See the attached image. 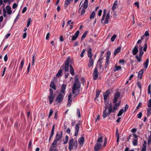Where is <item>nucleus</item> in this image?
<instances>
[{
  "instance_id": "nucleus-29",
  "label": "nucleus",
  "mask_w": 151,
  "mask_h": 151,
  "mask_svg": "<svg viewBox=\"0 0 151 151\" xmlns=\"http://www.w3.org/2000/svg\"><path fill=\"white\" fill-rule=\"evenodd\" d=\"M109 101L107 100H106V102L104 101L105 104L104 108L105 109L104 110H105V111L108 109V107L109 106Z\"/></svg>"
},
{
  "instance_id": "nucleus-31",
  "label": "nucleus",
  "mask_w": 151,
  "mask_h": 151,
  "mask_svg": "<svg viewBox=\"0 0 151 151\" xmlns=\"http://www.w3.org/2000/svg\"><path fill=\"white\" fill-rule=\"evenodd\" d=\"M122 69V67L120 66H117L116 65L115 66V67L113 69V70L114 71H118Z\"/></svg>"
},
{
  "instance_id": "nucleus-50",
  "label": "nucleus",
  "mask_w": 151,
  "mask_h": 151,
  "mask_svg": "<svg viewBox=\"0 0 151 151\" xmlns=\"http://www.w3.org/2000/svg\"><path fill=\"white\" fill-rule=\"evenodd\" d=\"M116 37V35H114L111 37V40L112 42H114L115 38Z\"/></svg>"
},
{
  "instance_id": "nucleus-40",
  "label": "nucleus",
  "mask_w": 151,
  "mask_h": 151,
  "mask_svg": "<svg viewBox=\"0 0 151 151\" xmlns=\"http://www.w3.org/2000/svg\"><path fill=\"white\" fill-rule=\"evenodd\" d=\"M69 137L68 135H66L65 137V140L63 141V144H66L67 143L68 141V139Z\"/></svg>"
},
{
  "instance_id": "nucleus-46",
  "label": "nucleus",
  "mask_w": 151,
  "mask_h": 151,
  "mask_svg": "<svg viewBox=\"0 0 151 151\" xmlns=\"http://www.w3.org/2000/svg\"><path fill=\"white\" fill-rule=\"evenodd\" d=\"M72 95L71 93H70L68 95V102H72V100L71 99Z\"/></svg>"
},
{
  "instance_id": "nucleus-32",
  "label": "nucleus",
  "mask_w": 151,
  "mask_h": 151,
  "mask_svg": "<svg viewBox=\"0 0 151 151\" xmlns=\"http://www.w3.org/2000/svg\"><path fill=\"white\" fill-rule=\"evenodd\" d=\"M151 114V107H148L147 109V117L150 116Z\"/></svg>"
},
{
  "instance_id": "nucleus-55",
  "label": "nucleus",
  "mask_w": 151,
  "mask_h": 151,
  "mask_svg": "<svg viewBox=\"0 0 151 151\" xmlns=\"http://www.w3.org/2000/svg\"><path fill=\"white\" fill-rule=\"evenodd\" d=\"M86 50L85 49H83L82 50V51L80 54V56L82 58L84 56V53L85 52Z\"/></svg>"
},
{
  "instance_id": "nucleus-4",
  "label": "nucleus",
  "mask_w": 151,
  "mask_h": 151,
  "mask_svg": "<svg viewBox=\"0 0 151 151\" xmlns=\"http://www.w3.org/2000/svg\"><path fill=\"white\" fill-rule=\"evenodd\" d=\"M75 82L72 87V92L73 94L75 93L76 90H79L81 86V83L77 75H75L74 77Z\"/></svg>"
},
{
  "instance_id": "nucleus-27",
  "label": "nucleus",
  "mask_w": 151,
  "mask_h": 151,
  "mask_svg": "<svg viewBox=\"0 0 151 151\" xmlns=\"http://www.w3.org/2000/svg\"><path fill=\"white\" fill-rule=\"evenodd\" d=\"M69 67H70V73L73 76L75 74L74 68H73L72 65H69Z\"/></svg>"
},
{
  "instance_id": "nucleus-30",
  "label": "nucleus",
  "mask_w": 151,
  "mask_h": 151,
  "mask_svg": "<svg viewBox=\"0 0 151 151\" xmlns=\"http://www.w3.org/2000/svg\"><path fill=\"white\" fill-rule=\"evenodd\" d=\"M84 137H82L78 139V142L80 145H83L84 142Z\"/></svg>"
},
{
  "instance_id": "nucleus-21",
  "label": "nucleus",
  "mask_w": 151,
  "mask_h": 151,
  "mask_svg": "<svg viewBox=\"0 0 151 151\" xmlns=\"http://www.w3.org/2000/svg\"><path fill=\"white\" fill-rule=\"evenodd\" d=\"M91 51L92 49L91 47L90 46L87 52L88 56L90 58H92V56L93 55Z\"/></svg>"
},
{
  "instance_id": "nucleus-62",
  "label": "nucleus",
  "mask_w": 151,
  "mask_h": 151,
  "mask_svg": "<svg viewBox=\"0 0 151 151\" xmlns=\"http://www.w3.org/2000/svg\"><path fill=\"white\" fill-rule=\"evenodd\" d=\"M27 9V7L26 6L24 7L22 11V13H25Z\"/></svg>"
},
{
  "instance_id": "nucleus-24",
  "label": "nucleus",
  "mask_w": 151,
  "mask_h": 151,
  "mask_svg": "<svg viewBox=\"0 0 151 151\" xmlns=\"http://www.w3.org/2000/svg\"><path fill=\"white\" fill-rule=\"evenodd\" d=\"M7 13L9 15H10L12 13V11L11 7L9 5H7L6 7Z\"/></svg>"
},
{
  "instance_id": "nucleus-8",
  "label": "nucleus",
  "mask_w": 151,
  "mask_h": 151,
  "mask_svg": "<svg viewBox=\"0 0 151 151\" xmlns=\"http://www.w3.org/2000/svg\"><path fill=\"white\" fill-rule=\"evenodd\" d=\"M108 112H107V110H106L105 111V110H104L103 114L102 115L104 118H105L107 116H109L111 112H115L114 111V110L113 108H112V107H108Z\"/></svg>"
},
{
  "instance_id": "nucleus-20",
  "label": "nucleus",
  "mask_w": 151,
  "mask_h": 151,
  "mask_svg": "<svg viewBox=\"0 0 151 151\" xmlns=\"http://www.w3.org/2000/svg\"><path fill=\"white\" fill-rule=\"evenodd\" d=\"M24 63V59L23 58L21 60L20 65L19 68V71H21L23 68Z\"/></svg>"
},
{
  "instance_id": "nucleus-54",
  "label": "nucleus",
  "mask_w": 151,
  "mask_h": 151,
  "mask_svg": "<svg viewBox=\"0 0 151 151\" xmlns=\"http://www.w3.org/2000/svg\"><path fill=\"white\" fill-rule=\"evenodd\" d=\"M144 37V35H143L141 37V39L138 40L137 41V44H139V43H140L141 42L142 40L143 39Z\"/></svg>"
},
{
  "instance_id": "nucleus-51",
  "label": "nucleus",
  "mask_w": 151,
  "mask_h": 151,
  "mask_svg": "<svg viewBox=\"0 0 151 151\" xmlns=\"http://www.w3.org/2000/svg\"><path fill=\"white\" fill-rule=\"evenodd\" d=\"M142 105V104L141 102H139L137 106L136 107V109H139L140 107H141Z\"/></svg>"
},
{
  "instance_id": "nucleus-38",
  "label": "nucleus",
  "mask_w": 151,
  "mask_h": 151,
  "mask_svg": "<svg viewBox=\"0 0 151 151\" xmlns=\"http://www.w3.org/2000/svg\"><path fill=\"white\" fill-rule=\"evenodd\" d=\"M137 85L140 90V93L142 91V84L139 81H138L137 83Z\"/></svg>"
},
{
  "instance_id": "nucleus-13",
  "label": "nucleus",
  "mask_w": 151,
  "mask_h": 151,
  "mask_svg": "<svg viewBox=\"0 0 151 151\" xmlns=\"http://www.w3.org/2000/svg\"><path fill=\"white\" fill-rule=\"evenodd\" d=\"M102 145L99 143H96L94 147V150L95 151H99L101 148Z\"/></svg>"
},
{
  "instance_id": "nucleus-19",
  "label": "nucleus",
  "mask_w": 151,
  "mask_h": 151,
  "mask_svg": "<svg viewBox=\"0 0 151 151\" xmlns=\"http://www.w3.org/2000/svg\"><path fill=\"white\" fill-rule=\"evenodd\" d=\"M138 51V47L136 45L133 48L132 52L133 55H135L137 54Z\"/></svg>"
},
{
  "instance_id": "nucleus-5",
  "label": "nucleus",
  "mask_w": 151,
  "mask_h": 151,
  "mask_svg": "<svg viewBox=\"0 0 151 151\" xmlns=\"http://www.w3.org/2000/svg\"><path fill=\"white\" fill-rule=\"evenodd\" d=\"M77 142L76 140L74 142V139H72L70 140L69 142V146L68 149L70 151H71L74 147L75 149L76 150L77 148Z\"/></svg>"
},
{
  "instance_id": "nucleus-41",
  "label": "nucleus",
  "mask_w": 151,
  "mask_h": 151,
  "mask_svg": "<svg viewBox=\"0 0 151 151\" xmlns=\"http://www.w3.org/2000/svg\"><path fill=\"white\" fill-rule=\"evenodd\" d=\"M86 8H84V7H83L82 8V10L80 11V12H81V14L80 15L81 16H82L85 13V9Z\"/></svg>"
},
{
  "instance_id": "nucleus-61",
  "label": "nucleus",
  "mask_w": 151,
  "mask_h": 151,
  "mask_svg": "<svg viewBox=\"0 0 151 151\" xmlns=\"http://www.w3.org/2000/svg\"><path fill=\"white\" fill-rule=\"evenodd\" d=\"M17 6V5L16 3H14L13 4L12 6V8L14 9H16Z\"/></svg>"
},
{
  "instance_id": "nucleus-12",
  "label": "nucleus",
  "mask_w": 151,
  "mask_h": 151,
  "mask_svg": "<svg viewBox=\"0 0 151 151\" xmlns=\"http://www.w3.org/2000/svg\"><path fill=\"white\" fill-rule=\"evenodd\" d=\"M79 124H76L75 127V134L74 136H77L78 134L79 129Z\"/></svg>"
},
{
  "instance_id": "nucleus-17",
  "label": "nucleus",
  "mask_w": 151,
  "mask_h": 151,
  "mask_svg": "<svg viewBox=\"0 0 151 151\" xmlns=\"http://www.w3.org/2000/svg\"><path fill=\"white\" fill-rule=\"evenodd\" d=\"M120 101L119 102H118L117 103L116 102L115 103H114V104L113 106V108L114 109V111L115 112L116 110H117L118 108L119 107V106L120 104Z\"/></svg>"
},
{
  "instance_id": "nucleus-60",
  "label": "nucleus",
  "mask_w": 151,
  "mask_h": 151,
  "mask_svg": "<svg viewBox=\"0 0 151 151\" xmlns=\"http://www.w3.org/2000/svg\"><path fill=\"white\" fill-rule=\"evenodd\" d=\"M109 19H106V20L105 21H104L102 23L104 24H108V23H109Z\"/></svg>"
},
{
  "instance_id": "nucleus-48",
  "label": "nucleus",
  "mask_w": 151,
  "mask_h": 151,
  "mask_svg": "<svg viewBox=\"0 0 151 151\" xmlns=\"http://www.w3.org/2000/svg\"><path fill=\"white\" fill-rule=\"evenodd\" d=\"M147 106L148 107H151V99H150L147 102Z\"/></svg>"
},
{
  "instance_id": "nucleus-22",
  "label": "nucleus",
  "mask_w": 151,
  "mask_h": 151,
  "mask_svg": "<svg viewBox=\"0 0 151 151\" xmlns=\"http://www.w3.org/2000/svg\"><path fill=\"white\" fill-rule=\"evenodd\" d=\"M94 62V61L93 59L92 58H89V63L88 66V67H89V68H90L91 66H92Z\"/></svg>"
},
{
  "instance_id": "nucleus-45",
  "label": "nucleus",
  "mask_w": 151,
  "mask_h": 151,
  "mask_svg": "<svg viewBox=\"0 0 151 151\" xmlns=\"http://www.w3.org/2000/svg\"><path fill=\"white\" fill-rule=\"evenodd\" d=\"M76 114L78 116V118H80L81 117V113L80 112V110L78 108L77 109V113Z\"/></svg>"
},
{
  "instance_id": "nucleus-49",
  "label": "nucleus",
  "mask_w": 151,
  "mask_h": 151,
  "mask_svg": "<svg viewBox=\"0 0 151 151\" xmlns=\"http://www.w3.org/2000/svg\"><path fill=\"white\" fill-rule=\"evenodd\" d=\"M103 137H101L99 138L97 140V142L98 143L99 142H101L102 143L103 142Z\"/></svg>"
},
{
  "instance_id": "nucleus-33",
  "label": "nucleus",
  "mask_w": 151,
  "mask_h": 151,
  "mask_svg": "<svg viewBox=\"0 0 151 151\" xmlns=\"http://www.w3.org/2000/svg\"><path fill=\"white\" fill-rule=\"evenodd\" d=\"M116 135L117 137V139L116 140V142H118L119 141V134L118 133V128H116Z\"/></svg>"
},
{
  "instance_id": "nucleus-7",
  "label": "nucleus",
  "mask_w": 151,
  "mask_h": 151,
  "mask_svg": "<svg viewBox=\"0 0 151 151\" xmlns=\"http://www.w3.org/2000/svg\"><path fill=\"white\" fill-rule=\"evenodd\" d=\"M65 96L64 94L59 93L56 97L55 101L57 104H61L62 103Z\"/></svg>"
},
{
  "instance_id": "nucleus-59",
  "label": "nucleus",
  "mask_w": 151,
  "mask_h": 151,
  "mask_svg": "<svg viewBox=\"0 0 151 151\" xmlns=\"http://www.w3.org/2000/svg\"><path fill=\"white\" fill-rule=\"evenodd\" d=\"M3 16L4 17H6V10L5 9V8H4L3 9Z\"/></svg>"
},
{
  "instance_id": "nucleus-9",
  "label": "nucleus",
  "mask_w": 151,
  "mask_h": 151,
  "mask_svg": "<svg viewBox=\"0 0 151 151\" xmlns=\"http://www.w3.org/2000/svg\"><path fill=\"white\" fill-rule=\"evenodd\" d=\"M111 52L109 51H107L106 53V63L105 67L103 68V70H105L109 65V60L110 58V56L111 55Z\"/></svg>"
},
{
  "instance_id": "nucleus-16",
  "label": "nucleus",
  "mask_w": 151,
  "mask_h": 151,
  "mask_svg": "<svg viewBox=\"0 0 151 151\" xmlns=\"http://www.w3.org/2000/svg\"><path fill=\"white\" fill-rule=\"evenodd\" d=\"M102 58L101 57L99 58L97 62V65L96 66L97 67L98 65H99V68L100 69H101L102 67Z\"/></svg>"
},
{
  "instance_id": "nucleus-37",
  "label": "nucleus",
  "mask_w": 151,
  "mask_h": 151,
  "mask_svg": "<svg viewBox=\"0 0 151 151\" xmlns=\"http://www.w3.org/2000/svg\"><path fill=\"white\" fill-rule=\"evenodd\" d=\"M124 112V110L123 109H121L119 111L117 116H121L122 114Z\"/></svg>"
},
{
  "instance_id": "nucleus-35",
  "label": "nucleus",
  "mask_w": 151,
  "mask_h": 151,
  "mask_svg": "<svg viewBox=\"0 0 151 151\" xmlns=\"http://www.w3.org/2000/svg\"><path fill=\"white\" fill-rule=\"evenodd\" d=\"M88 32V30L86 31L82 35L81 38V40H82L83 39H84L86 36L87 33Z\"/></svg>"
},
{
  "instance_id": "nucleus-47",
  "label": "nucleus",
  "mask_w": 151,
  "mask_h": 151,
  "mask_svg": "<svg viewBox=\"0 0 151 151\" xmlns=\"http://www.w3.org/2000/svg\"><path fill=\"white\" fill-rule=\"evenodd\" d=\"M132 142L134 145H137V139H134Z\"/></svg>"
},
{
  "instance_id": "nucleus-42",
  "label": "nucleus",
  "mask_w": 151,
  "mask_h": 151,
  "mask_svg": "<svg viewBox=\"0 0 151 151\" xmlns=\"http://www.w3.org/2000/svg\"><path fill=\"white\" fill-rule=\"evenodd\" d=\"M100 91L97 90L96 92V97L95 99V100L99 96L100 93Z\"/></svg>"
},
{
  "instance_id": "nucleus-15",
  "label": "nucleus",
  "mask_w": 151,
  "mask_h": 151,
  "mask_svg": "<svg viewBox=\"0 0 151 151\" xmlns=\"http://www.w3.org/2000/svg\"><path fill=\"white\" fill-rule=\"evenodd\" d=\"M149 63V58H148L146 61L144 62L143 64V66L144 68L145 69V72L146 71V69L147 68L148 66V65Z\"/></svg>"
},
{
  "instance_id": "nucleus-23",
  "label": "nucleus",
  "mask_w": 151,
  "mask_h": 151,
  "mask_svg": "<svg viewBox=\"0 0 151 151\" xmlns=\"http://www.w3.org/2000/svg\"><path fill=\"white\" fill-rule=\"evenodd\" d=\"M118 5V1L117 0H116L114 3L113 4V6L112 7V9L113 11H114V10L117 7Z\"/></svg>"
},
{
  "instance_id": "nucleus-10",
  "label": "nucleus",
  "mask_w": 151,
  "mask_h": 151,
  "mask_svg": "<svg viewBox=\"0 0 151 151\" xmlns=\"http://www.w3.org/2000/svg\"><path fill=\"white\" fill-rule=\"evenodd\" d=\"M120 96V93L119 92L117 91L115 93L114 98L113 100V103H115L118 101Z\"/></svg>"
},
{
  "instance_id": "nucleus-34",
  "label": "nucleus",
  "mask_w": 151,
  "mask_h": 151,
  "mask_svg": "<svg viewBox=\"0 0 151 151\" xmlns=\"http://www.w3.org/2000/svg\"><path fill=\"white\" fill-rule=\"evenodd\" d=\"M83 7L85 8H87L88 6V0H85L83 4Z\"/></svg>"
},
{
  "instance_id": "nucleus-28",
  "label": "nucleus",
  "mask_w": 151,
  "mask_h": 151,
  "mask_svg": "<svg viewBox=\"0 0 151 151\" xmlns=\"http://www.w3.org/2000/svg\"><path fill=\"white\" fill-rule=\"evenodd\" d=\"M50 87L52 88L53 90L55 91L56 89V85L54 83V82L51 81L50 84Z\"/></svg>"
},
{
  "instance_id": "nucleus-63",
  "label": "nucleus",
  "mask_w": 151,
  "mask_h": 151,
  "mask_svg": "<svg viewBox=\"0 0 151 151\" xmlns=\"http://www.w3.org/2000/svg\"><path fill=\"white\" fill-rule=\"evenodd\" d=\"M79 33V31L78 30H77L75 33V35L74 36H76V37H78V35Z\"/></svg>"
},
{
  "instance_id": "nucleus-3",
  "label": "nucleus",
  "mask_w": 151,
  "mask_h": 151,
  "mask_svg": "<svg viewBox=\"0 0 151 151\" xmlns=\"http://www.w3.org/2000/svg\"><path fill=\"white\" fill-rule=\"evenodd\" d=\"M63 132L62 131H60L58 132L56 134L55 139L53 141L52 143L50 146V150L52 151L56 147L57 142L60 140L63 137Z\"/></svg>"
},
{
  "instance_id": "nucleus-18",
  "label": "nucleus",
  "mask_w": 151,
  "mask_h": 151,
  "mask_svg": "<svg viewBox=\"0 0 151 151\" xmlns=\"http://www.w3.org/2000/svg\"><path fill=\"white\" fill-rule=\"evenodd\" d=\"M145 71L143 69H141L138 73V79H141L142 78V75Z\"/></svg>"
},
{
  "instance_id": "nucleus-39",
  "label": "nucleus",
  "mask_w": 151,
  "mask_h": 151,
  "mask_svg": "<svg viewBox=\"0 0 151 151\" xmlns=\"http://www.w3.org/2000/svg\"><path fill=\"white\" fill-rule=\"evenodd\" d=\"M55 124H54L52 128V130H51V133L50 135V136L53 137V135L54 134V130H55Z\"/></svg>"
},
{
  "instance_id": "nucleus-26",
  "label": "nucleus",
  "mask_w": 151,
  "mask_h": 151,
  "mask_svg": "<svg viewBox=\"0 0 151 151\" xmlns=\"http://www.w3.org/2000/svg\"><path fill=\"white\" fill-rule=\"evenodd\" d=\"M106 10L105 9L104 10L103 15L102 17V18H101V23H102L104 21V20L105 17L106 16Z\"/></svg>"
},
{
  "instance_id": "nucleus-36",
  "label": "nucleus",
  "mask_w": 151,
  "mask_h": 151,
  "mask_svg": "<svg viewBox=\"0 0 151 151\" xmlns=\"http://www.w3.org/2000/svg\"><path fill=\"white\" fill-rule=\"evenodd\" d=\"M70 1H69L68 0H66L64 4V7L65 8H67L68 6V5L69 4H70Z\"/></svg>"
},
{
  "instance_id": "nucleus-56",
  "label": "nucleus",
  "mask_w": 151,
  "mask_h": 151,
  "mask_svg": "<svg viewBox=\"0 0 151 151\" xmlns=\"http://www.w3.org/2000/svg\"><path fill=\"white\" fill-rule=\"evenodd\" d=\"M93 73H94V74H98V72L97 70V67H96L95 68Z\"/></svg>"
},
{
  "instance_id": "nucleus-1",
  "label": "nucleus",
  "mask_w": 151,
  "mask_h": 151,
  "mask_svg": "<svg viewBox=\"0 0 151 151\" xmlns=\"http://www.w3.org/2000/svg\"><path fill=\"white\" fill-rule=\"evenodd\" d=\"M71 60L70 57L69 56L66 59L65 62V65L63 64L61 66L60 69L58 70V73L56 75V77L59 78L60 77L62 76V70L64 69L65 72H67L69 70V65L70 63H71Z\"/></svg>"
},
{
  "instance_id": "nucleus-58",
  "label": "nucleus",
  "mask_w": 151,
  "mask_h": 151,
  "mask_svg": "<svg viewBox=\"0 0 151 151\" xmlns=\"http://www.w3.org/2000/svg\"><path fill=\"white\" fill-rule=\"evenodd\" d=\"M30 63H29L28 65V68H27V74H28L29 72V69H30Z\"/></svg>"
},
{
  "instance_id": "nucleus-11",
  "label": "nucleus",
  "mask_w": 151,
  "mask_h": 151,
  "mask_svg": "<svg viewBox=\"0 0 151 151\" xmlns=\"http://www.w3.org/2000/svg\"><path fill=\"white\" fill-rule=\"evenodd\" d=\"M110 91L109 90H107L104 94V100L105 102L107 99L108 97L110 94Z\"/></svg>"
},
{
  "instance_id": "nucleus-57",
  "label": "nucleus",
  "mask_w": 151,
  "mask_h": 151,
  "mask_svg": "<svg viewBox=\"0 0 151 151\" xmlns=\"http://www.w3.org/2000/svg\"><path fill=\"white\" fill-rule=\"evenodd\" d=\"M142 116V112H139L137 115L138 118L140 119Z\"/></svg>"
},
{
  "instance_id": "nucleus-6",
  "label": "nucleus",
  "mask_w": 151,
  "mask_h": 151,
  "mask_svg": "<svg viewBox=\"0 0 151 151\" xmlns=\"http://www.w3.org/2000/svg\"><path fill=\"white\" fill-rule=\"evenodd\" d=\"M49 95L48 97L47 100L49 101V104H51L53 102L55 97L56 94L54 93V91L51 88L49 89Z\"/></svg>"
},
{
  "instance_id": "nucleus-43",
  "label": "nucleus",
  "mask_w": 151,
  "mask_h": 151,
  "mask_svg": "<svg viewBox=\"0 0 151 151\" xmlns=\"http://www.w3.org/2000/svg\"><path fill=\"white\" fill-rule=\"evenodd\" d=\"M95 14V12H94V11H93L90 17V19H93L94 17Z\"/></svg>"
},
{
  "instance_id": "nucleus-64",
  "label": "nucleus",
  "mask_w": 151,
  "mask_h": 151,
  "mask_svg": "<svg viewBox=\"0 0 151 151\" xmlns=\"http://www.w3.org/2000/svg\"><path fill=\"white\" fill-rule=\"evenodd\" d=\"M124 151H135L133 150H129V148L128 147H127L125 149Z\"/></svg>"
},
{
  "instance_id": "nucleus-52",
  "label": "nucleus",
  "mask_w": 151,
  "mask_h": 151,
  "mask_svg": "<svg viewBox=\"0 0 151 151\" xmlns=\"http://www.w3.org/2000/svg\"><path fill=\"white\" fill-rule=\"evenodd\" d=\"M146 145L143 144V147L141 151H146Z\"/></svg>"
},
{
  "instance_id": "nucleus-44",
  "label": "nucleus",
  "mask_w": 151,
  "mask_h": 151,
  "mask_svg": "<svg viewBox=\"0 0 151 151\" xmlns=\"http://www.w3.org/2000/svg\"><path fill=\"white\" fill-rule=\"evenodd\" d=\"M93 80H96L97 79L98 76V74H94L93 73Z\"/></svg>"
},
{
  "instance_id": "nucleus-14",
  "label": "nucleus",
  "mask_w": 151,
  "mask_h": 151,
  "mask_svg": "<svg viewBox=\"0 0 151 151\" xmlns=\"http://www.w3.org/2000/svg\"><path fill=\"white\" fill-rule=\"evenodd\" d=\"M67 87L66 84H63L61 86V89L60 93H61L62 94L65 95V89Z\"/></svg>"
},
{
  "instance_id": "nucleus-53",
  "label": "nucleus",
  "mask_w": 151,
  "mask_h": 151,
  "mask_svg": "<svg viewBox=\"0 0 151 151\" xmlns=\"http://www.w3.org/2000/svg\"><path fill=\"white\" fill-rule=\"evenodd\" d=\"M53 113V111L52 109H51L50 110V112L49 114L48 118H50V117Z\"/></svg>"
},
{
  "instance_id": "nucleus-2",
  "label": "nucleus",
  "mask_w": 151,
  "mask_h": 151,
  "mask_svg": "<svg viewBox=\"0 0 151 151\" xmlns=\"http://www.w3.org/2000/svg\"><path fill=\"white\" fill-rule=\"evenodd\" d=\"M149 37H147L145 39V42L143 50H142V47L141 45L139 46V55H136L135 58L137 60L138 62H140L142 61V59L144 54L143 51L146 52L147 48V42L148 40Z\"/></svg>"
},
{
  "instance_id": "nucleus-25",
  "label": "nucleus",
  "mask_w": 151,
  "mask_h": 151,
  "mask_svg": "<svg viewBox=\"0 0 151 151\" xmlns=\"http://www.w3.org/2000/svg\"><path fill=\"white\" fill-rule=\"evenodd\" d=\"M121 49V47H119L115 50L114 53V57H115L117 54L120 51Z\"/></svg>"
}]
</instances>
